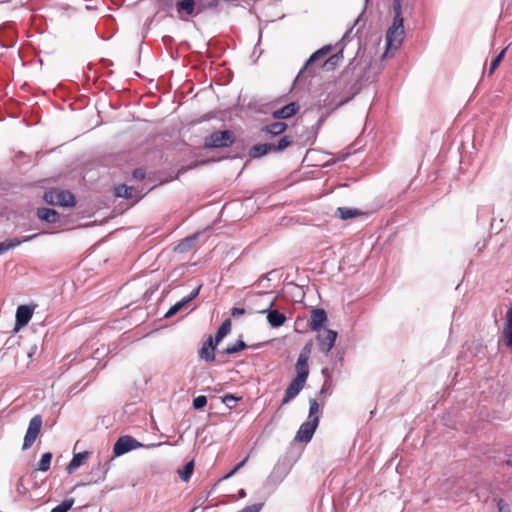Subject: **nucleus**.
Listing matches in <instances>:
<instances>
[{"label":"nucleus","mask_w":512,"mask_h":512,"mask_svg":"<svg viewBox=\"0 0 512 512\" xmlns=\"http://www.w3.org/2000/svg\"><path fill=\"white\" fill-rule=\"evenodd\" d=\"M88 456H89L88 451L79 452V453L75 454L73 456L72 460L70 461V463L67 465V468H66L67 472L69 474H71L73 471H75L78 467H80L86 461Z\"/></svg>","instance_id":"f3484780"},{"label":"nucleus","mask_w":512,"mask_h":512,"mask_svg":"<svg viewBox=\"0 0 512 512\" xmlns=\"http://www.w3.org/2000/svg\"><path fill=\"white\" fill-rule=\"evenodd\" d=\"M37 217L47 223H56L59 220L60 215L54 209L43 207L37 209Z\"/></svg>","instance_id":"dca6fc26"},{"label":"nucleus","mask_w":512,"mask_h":512,"mask_svg":"<svg viewBox=\"0 0 512 512\" xmlns=\"http://www.w3.org/2000/svg\"><path fill=\"white\" fill-rule=\"evenodd\" d=\"M342 59V55L341 53H337V54H334L332 56H330L324 63V67L328 70V69H332L334 68L335 66H337L339 64V62L341 61Z\"/></svg>","instance_id":"7c9ffc66"},{"label":"nucleus","mask_w":512,"mask_h":512,"mask_svg":"<svg viewBox=\"0 0 512 512\" xmlns=\"http://www.w3.org/2000/svg\"><path fill=\"white\" fill-rule=\"evenodd\" d=\"M193 469H194V463L193 461H190L188 462L183 470L180 472V478L183 480V481H188L189 478L191 477L192 473H193Z\"/></svg>","instance_id":"2f4dec72"},{"label":"nucleus","mask_w":512,"mask_h":512,"mask_svg":"<svg viewBox=\"0 0 512 512\" xmlns=\"http://www.w3.org/2000/svg\"><path fill=\"white\" fill-rule=\"evenodd\" d=\"M360 214H361V212H359L357 209H351V208H347V207H339L336 211V215L339 216L343 220L356 217Z\"/></svg>","instance_id":"b1692460"},{"label":"nucleus","mask_w":512,"mask_h":512,"mask_svg":"<svg viewBox=\"0 0 512 512\" xmlns=\"http://www.w3.org/2000/svg\"><path fill=\"white\" fill-rule=\"evenodd\" d=\"M299 109H300V106L298 103L291 102V103L285 105L284 107H282L278 110H275L272 113V116L274 119H287V118H290V117L296 115L297 112L299 111Z\"/></svg>","instance_id":"9d476101"},{"label":"nucleus","mask_w":512,"mask_h":512,"mask_svg":"<svg viewBox=\"0 0 512 512\" xmlns=\"http://www.w3.org/2000/svg\"><path fill=\"white\" fill-rule=\"evenodd\" d=\"M337 338V332L334 330L326 329L317 335L319 349L327 354L334 346Z\"/></svg>","instance_id":"6e6552de"},{"label":"nucleus","mask_w":512,"mask_h":512,"mask_svg":"<svg viewBox=\"0 0 512 512\" xmlns=\"http://www.w3.org/2000/svg\"><path fill=\"white\" fill-rule=\"evenodd\" d=\"M177 10L185 11L187 15H192L195 10V0H181L177 4Z\"/></svg>","instance_id":"393cba45"},{"label":"nucleus","mask_w":512,"mask_h":512,"mask_svg":"<svg viewBox=\"0 0 512 512\" xmlns=\"http://www.w3.org/2000/svg\"><path fill=\"white\" fill-rule=\"evenodd\" d=\"M293 143L292 136L285 135L283 136L277 144H274L273 151L279 152L285 150L287 147H289Z\"/></svg>","instance_id":"bb28decb"},{"label":"nucleus","mask_w":512,"mask_h":512,"mask_svg":"<svg viewBox=\"0 0 512 512\" xmlns=\"http://www.w3.org/2000/svg\"><path fill=\"white\" fill-rule=\"evenodd\" d=\"M309 406L310 407H309L308 420H313V419H315V417H319L318 414H319V411H320V407H319V404H318L317 400L310 399Z\"/></svg>","instance_id":"c85d7f7f"},{"label":"nucleus","mask_w":512,"mask_h":512,"mask_svg":"<svg viewBox=\"0 0 512 512\" xmlns=\"http://www.w3.org/2000/svg\"><path fill=\"white\" fill-rule=\"evenodd\" d=\"M305 384H306L305 382L294 378L285 391V395L282 400V404H286L290 400L295 398L300 393V391L304 388Z\"/></svg>","instance_id":"f8f14e48"},{"label":"nucleus","mask_w":512,"mask_h":512,"mask_svg":"<svg viewBox=\"0 0 512 512\" xmlns=\"http://www.w3.org/2000/svg\"><path fill=\"white\" fill-rule=\"evenodd\" d=\"M246 313L245 309L244 308H238V307H234L232 308L231 310V315L233 317H239V316H242Z\"/></svg>","instance_id":"a19ab883"},{"label":"nucleus","mask_w":512,"mask_h":512,"mask_svg":"<svg viewBox=\"0 0 512 512\" xmlns=\"http://www.w3.org/2000/svg\"><path fill=\"white\" fill-rule=\"evenodd\" d=\"M503 335L506 339V345L512 347V308L507 311Z\"/></svg>","instance_id":"aec40b11"},{"label":"nucleus","mask_w":512,"mask_h":512,"mask_svg":"<svg viewBox=\"0 0 512 512\" xmlns=\"http://www.w3.org/2000/svg\"><path fill=\"white\" fill-rule=\"evenodd\" d=\"M133 177L137 180H143L145 178V171L141 168H137L133 171Z\"/></svg>","instance_id":"ea45409f"},{"label":"nucleus","mask_w":512,"mask_h":512,"mask_svg":"<svg viewBox=\"0 0 512 512\" xmlns=\"http://www.w3.org/2000/svg\"><path fill=\"white\" fill-rule=\"evenodd\" d=\"M327 321L326 312L323 309H314L311 313L310 328L313 331H319Z\"/></svg>","instance_id":"2eb2a0df"},{"label":"nucleus","mask_w":512,"mask_h":512,"mask_svg":"<svg viewBox=\"0 0 512 512\" xmlns=\"http://www.w3.org/2000/svg\"><path fill=\"white\" fill-rule=\"evenodd\" d=\"M34 309L29 305H20L16 310L15 330L26 326L33 316Z\"/></svg>","instance_id":"1a4fd4ad"},{"label":"nucleus","mask_w":512,"mask_h":512,"mask_svg":"<svg viewBox=\"0 0 512 512\" xmlns=\"http://www.w3.org/2000/svg\"><path fill=\"white\" fill-rule=\"evenodd\" d=\"M247 459L248 457H245L241 462H239L228 474L224 476V479H227L234 475L240 468H242L245 465Z\"/></svg>","instance_id":"58836bf2"},{"label":"nucleus","mask_w":512,"mask_h":512,"mask_svg":"<svg viewBox=\"0 0 512 512\" xmlns=\"http://www.w3.org/2000/svg\"><path fill=\"white\" fill-rule=\"evenodd\" d=\"M44 200L51 204L62 207H74L76 205L75 196L68 190L52 189L45 192Z\"/></svg>","instance_id":"f03ea898"},{"label":"nucleus","mask_w":512,"mask_h":512,"mask_svg":"<svg viewBox=\"0 0 512 512\" xmlns=\"http://www.w3.org/2000/svg\"><path fill=\"white\" fill-rule=\"evenodd\" d=\"M319 424V417H315L313 420H307L304 422L296 433L295 441L301 443H307L313 437V434Z\"/></svg>","instance_id":"0eeeda50"},{"label":"nucleus","mask_w":512,"mask_h":512,"mask_svg":"<svg viewBox=\"0 0 512 512\" xmlns=\"http://www.w3.org/2000/svg\"><path fill=\"white\" fill-rule=\"evenodd\" d=\"M274 143H264L254 145L250 149V156L253 158H258L266 155L267 153L273 151Z\"/></svg>","instance_id":"a211bd4d"},{"label":"nucleus","mask_w":512,"mask_h":512,"mask_svg":"<svg viewBox=\"0 0 512 512\" xmlns=\"http://www.w3.org/2000/svg\"><path fill=\"white\" fill-rule=\"evenodd\" d=\"M405 37L404 20H393L386 32L385 56L390 51H396L402 44Z\"/></svg>","instance_id":"f257e3e1"},{"label":"nucleus","mask_w":512,"mask_h":512,"mask_svg":"<svg viewBox=\"0 0 512 512\" xmlns=\"http://www.w3.org/2000/svg\"><path fill=\"white\" fill-rule=\"evenodd\" d=\"M344 102H345V101H340V102L337 104V106L342 105Z\"/></svg>","instance_id":"de8ad7c7"},{"label":"nucleus","mask_w":512,"mask_h":512,"mask_svg":"<svg viewBox=\"0 0 512 512\" xmlns=\"http://www.w3.org/2000/svg\"><path fill=\"white\" fill-rule=\"evenodd\" d=\"M313 343L312 341L307 342L299 353L297 362L295 364L296 376L295 379L301 380L306 383L309 376V364L308 361L311 356Z\"/></svg>","instance_id":"7ed1b4c3"},{"label":"nucleus","mask_w":512,"mask_h":512,"mask_svg":"<svg viewBox=\"0 0 512 512\" xmlns=\"http://www.w3.org/2000/svg\"><path fill=\"white\" fill-rule=\"evenodd\" d=\"M37 236H39V233L30 235V236H26L24 238L15 237V238L7 239L3 242H0V255H2L3 253L7 252L10 249H13V248L19 246L20 244H22L24 242H28L32 239H35Z\"/></svg>","instance_id":"9b49d317"},{"label":"nucleus","mask_w":512,"mask_h":512,"mask_svg":"<svg viewBox=\"0 0 512 512\" xmlns=\"http://www.w3.org/2000/svg\"><path fill=\"white\" fill-rule=\"evenodd\" d=\"M191 167H181L178 172H177V175H176V178L179 177L180 174L186 172L188 169H190Z\"/></svg>","instance_id":"37998d69"},{"label":"nucleus","mask_w":512,"mask_h":512,"mask_svg":"<svg viewBox=\"0 0 512 512\" xmlns=\"http://www.w3.org/2000/svg\"><path fill=\"white\" fill-rule=\"evenodd\" d=\"M73 500H65L63 501L62 503H60L59 505H57L56 507H54L51 512H68L72 505H73Z\"/></svg>","instance_id":"f704fd0d"},{"label":"nucleus","mask_w":512,"mask_h":512,"mask_svg":"<svg viewBox=\"0 0 512 512\" xmlns=\"http://www.w3.org/2000/svg\"><path fill=\"white\" fill-rule=\"evenodd\" d=\"M245 496H246V491H245L244 489H241V490L239 491V497H240V498H243V497H245Z\"/></svg>","instance_id":"a18cd8bd"},{"label":"nucleus","mask_w":512,"mask_h":512,"mask_svg":"<svg viewBox=\"0 0 512 512\" xmlns=\"http://www.w3.org/2000/svg\"><path fill=\"white\" fill-rule=\"evenodd\" d=\"M235 141L234 133L230 130L215 131L204 140L206 148H224L231 146Z\"/></svg>","instance_id":"20e7f679"},{"label":"nucleus","mask_w":512,"mask_h":512,"mask_svg":"<svg viewBox=\"0 0 512 512\" xmlns=\"http://www.w3.org/2000/svg\"><path fill=\"white\" fill-rule=\"evenodd\" d=\"M505 52H506V48H504L493 60L492 62L490 63V67H489V75L493 74L494 71L496 70V68L499 66V64L501 63L504 55H505Z\"/></svg>","instance_id":"473e14b6"},{"label":"nucleus","mask_w":512,"mask_h":512,"mask_svg":"<svg viewBox=\"0 0 512 512\" xmlns=\"http://www.w3.org/2000/svg\"><path fill=\"white\" fill-rule=\"evenodd\" d=\"M240 398L238 397H235L234 395L232 394H226L223 398H222V402L224 404H226L229 408H232V402H237Z\"/></svg>","instance_id":"4c0bfd02"},{"label":"nucleus","mask_w":512,"mask_h":512,"mask_svg":"<svg viewBox=\"0 0 512 512\" xmlns=\"http://www.w3.org/2000/svg\"><path fill=\"white\" fill-rule=\"evenodd\" d=\"M218 3V0H210L209 3H208V6L209 7H214L216 6Z\"/></svg>","instance_id":"c03bdc74"},{"label":"nucleus","mask_w":512,"mask_h":512,"mask_svg":"<svg viewBox=\"0 0 512 512\" xmlns=\"http://www.w3.org/2000/svg\"><path fill=\"white\" fill-rule=\"evenodd\" d=\"M144 447V445L138 442L135 438L129 435L121 436L115 442L113 447V453L115 456H121L134 449Z\"/></svg>","instance_id":"423d86ee"},{"label":"nucleus","mask_w":512,"mask_h":512,"mask_svg":"<svg viewBox=\"0 0 512 512\" xmlns=\"http://www.w3.org/2000/svg\"><path fill=\"white\" fill-rule=\"evenodd\" d=\"M135 188L132 187V186H127V185H119L115 188V193L118 197H122V198H125V199H132L133 197H135Z\"/></svg>","instance_id":"412c9836"},{"label":"nucleus","mask_w":512,"mask_h":512,"mask_svg":"<svg viewBox=\"0 0 512 512\" xmlns=\"http://www.w3.org/2000/svg\"><path fill=\"white\" fill-rule=\"evenodd\" d=\"M331 49H332V45L323 46L321 49H319L314 54H312V56L309 58L308 62H314V61L324 57L331 51Z\"/></svg>","instance_id":"cd10ccee"},{"label":"nucleus","mask_w":512,"mask_h":512,"mask_svg":"<svg viewBox=\"0 0 512 512\" xmlns=\"http://www.w3.org/2000/svg\"><path fill=\"white\" fill-rule=\"evenodd\" d=\"M272 305H273V302H269L264 307L259 306V309L257 310V312H259V313H265L267 311L269 312L270 311L269 309L272 307Z\"/></svg>","instance_id":"79ce46f5"},{"label":"nucleus","mask_w":512,"mask_h":512,"mask_svg":"<svg viewBox=\"0 0 512 512\" xmlns=\"http://www.w3.org/2000/svg\"><path fill=\"white\" fill-rule=\"evenodd\" d=\"M393 20H404L402 16V0H393Z\"/></svg>","instance_id":"72a5a7b5"},{"label":"nucleus","mask_w":512,"mask_h":512,"mask_svg":"<svg viewBox=\"0 0 512 512\" xmlns=\"http://www.w3.org/2000/svg\"><path fill=\"white\" fill-rule=\"evenodd\" d=\"M52 453L46 452L42 455L40 461L37 464V470L46 472L49 470L51 461H52Z\"/></svg>","instance_id":"a878e982"},{"label":"nucleus","mask_w":512,"mask_h":512,"mask_svg":"<svg viewBox=\"0 0 512 512\" xmlns=\"http://www.w3.org/2000/svg\"><path fill=\"white\" fill-rule=\"evenodd\" d=\"M268 323L274 327L282 326L286 321V316L278 310H270L267 314Z\"/></svg>","instance_id":"6ab92c4d"},{"label":"nucleus","mask_w":512,"mask_h":512,"mask_svg":"<svg viewBox=\"0 0 512 512\" xmlns=\"http://www.w3.org/2000/svg\"><path fill=\"white\" fill-rule=\"evenodd\" d=\"M231 330V321L230 319H226L221 326L219 327L215 338L213 339L215 341V344H219L222 339L230 332Z\"/></svg>","instance_id":"5701e85b"},{"label":"nucleus","mask_w":512,"mask_h":512,"mask_svg":"<svg viewBox=\"0 0 512 512\" xmlns=\"http://www.w3.org/2000/svg\"><path fill=\"white\" fill-rule=\"evenodd\" d=\"M218 344H215V341L213 340V337L210 336L208 340L203 344L202 348L199 351V357L206 361V362H212L215 360V347Z\"/></svg>","instance_id":"ddd939ff"},{"label":"nucleus","mask_w":512,"mask_h":512,"mask_svg":"<svg viewBox=\"0 0 512 512\" xmlns=\"http://www.w3.org/2000/svg\"><path fill=\"white\" fill-rule=\"evenodd\" d=\"M42 424L43 420L41 415H35L31 418L24 437L22 445L23 450L29 449L34 444L41 432Z\"/></svg>","instance_id":"39448f33"},{"label":"nucleus","mask_w":512,"mask_h":512,"mask_svg":"<svg viewBox=\"0 0 512 512\" xmlns=\"http://www.w3.org/2000/svg\"><path fill=\"white\" fill-rule=\"evenodd\" d=\"M331 87H334V85H331V84H328L327 85V89L331 88Z\"/></svg>","instance_id":"49530a36"},{"label":"nucleus","mask_w":512,"mask_h":512,"mask_svg":"<svg viewBox=\"0 0 512 512\" xmlns=\"http://www.w3.org/2000/svg\"><path fill=\"white\" fill-rule=\"evenodd\" d=\"M207 404V398L206 396L200 395L194 398L193 400V408L196 410L202 409Z\"/></svg>","instance_id":"c9c22d12"},{"label":"nucleus","mask_w":512,"mask_h":512,"mask_svg":"<svg viewBox=\"0 0 512 512\" xmlns=\"http://www.w3.org/2000/svg\"><path fill=\"white\" fill-rule=\"evenodd\" d=\"M287 129V124L284 122H274L270 125H267L264 128V131L272 136H277L282 134Z\"/></svg>","instance_id":"4be33fe9"},{"label":"nucleus","mask_w":512,"mask_h":512,"mask_svg":"<svg viewBox=\"0 0 512 512\" xmlns=\"http://www.w3.org/2000/svg\"><path fill=\"white\" fill-rule=\"evenodd\" d=\"M264 506V503H255L249 506L244 507L243 509L239 510L238 512H260Z\"/></svg>","instance_id":"e433bc0d"},{"label":"nucleus","mask_w":512,"mask_h":512,"mask_svg":"<svg viewBox=\"0 0 512 512\" xmlns=\"http://www.w3.org/2000/svg\"><path fill=\"white\" fill-rule=\"evenodd\" d=\"M201 287H202V285H199L196 289H194V290L190 293V295H188L187 297L183 298L181 301H179V302L175 303V304H174V305H173V306H172V307H171V308L166 312L165 317H166V318H169V317H171V316L175 315L178 311H180V309H181L183 306H185L187 303H189V302H191L192 300H194V299L198 296V294H199V292H200V290H201Z\"/></svg>","instance_id":"4468645a"},{"label":"nucleus","mask_w":512,"mask_h":512,"mask_svg":"<svg viewBox=\"0 0 512 512\" xmlns=\"http://www.w3.org/2000/svg\"><path fill=\"white\" fill-rule=\"evenodd\" d=\"M245 348V342L243 340H238L234 345L227 347L223 352L225 354H234L244 350Z\"/></svg>","instance_id":"c756f323"}]
</instances>
